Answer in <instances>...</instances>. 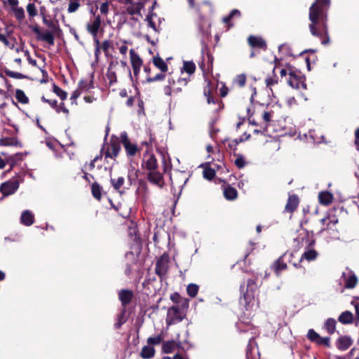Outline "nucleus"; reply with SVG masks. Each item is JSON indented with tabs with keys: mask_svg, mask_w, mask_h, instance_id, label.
Listing matches in <instances>:
<instances>
[{
	"mask_svg": "<svg viewBox=\"0 0 359 359\" xmlns=\"http://www.w3.org/2000/svg\"><path fill=\"white\" fill-rule=\"evenodd\" d=\"M287 104L289 107H292V105L296 104V100L294 97H290L286 100Z\"/></svg>",
	"mask_w": 359,
	"mask_h": 359,
	"instance_id": "obj_64",
	"label": "nucleus"
},
{
	"mask_svg": "<svg viewBox=\"0 0 359 359\" xmlns=\"http://www.w3.org/2000/svg\"><path fill=\"white\" fill-rule=\"evenodd\" d=\"M121 140L123 145L126 144L127 142H130L128 138V135L126 132H123L121 134Z\"/></svg>",
	"mask_w": 359,
	"mask_h": 359,
	"instance_id": "obj_60",
	"label": "nucleus"
},
{
	"mask_svg": "<svg viewBox=\"0 0 359 359\" xmlns=\"http://www.w3.org/2000/svg\"><path fill=\"white\" fill-rule=\"evenodd\" d=\"M110 46H111V44H110V42L109 41H104L101 44V48L105 53H107L108 51V50L109 49Z\"/></svg>",
	"mask_w": 359,
	"mask_h": 359,
	"instance_id": "obj_58",
	"label": "nucleus"
},
{
	"mask_svg": "<svg viewBox=\"0 0 359 359\" xmlns=\"http://www.w3.org/2000/svg\"><path fill=\"white\" fill-rule=\"evenodd\" d=\"M330 0H315L309 8V25L311 34L322 38L327 36V11Z\"/></svg>",
	"mask_w": 359,
	"mask_h": 359,
	"instance_id": "obj_1",
	"label": "nucleus"
},
{
	"mask_svg": "<svg viewBox=\"0 0 359 359\" xmlns=\"http://www.w3.org/2000/svg\"><path fill=\"white\" fill-rule=\"evenodd\" d=\"M341 280L345 284L346 288H353L358 282L356 276L351 271L347 273H343Z\"/></svg>",
	"mask_w": 359,
	"mask_h": 359,
	"instance_id": "obj_13",
	"label": "nucleus"
},
{
	"mask_svg": "<svg viewBox=\"0 0 359 359\" xmlns=\"http://www.w3.org/2000/svg\"><path fill=\"white\" fill-rule=\"evenodd\" d=\"M19 142L15 137H2L0 139V145L4 147L18 146Z\"/></svg>",
	"mask_w": 359,
	"mask_h": 359,
	"instance_id": "obj_27",
	"label": "nucleus"
},
{
	"mask_svg": "<svg viewBox=\"0 0 359 359\" xmlns=\"http://www.w3.org/2000/svg\"><path fill=\"white\" fill-rule=\"evenodd\" d=\"M81 93H82V92L80 90V89H79L77 88V89H76L72 93V94L71 95V100H76V99H77L81 95Z\"/></svg>",
	"mask_w": 359,
	"mask_h": 359,
	"instance_id": "obj_61",
	"label": "nucleus"
},
{
	"mask_svg": "<svg viewBox=\"0 0 359 359\" xmlns=\"http://www.w3.org/2000/svg\"><path fill=\"white\" fill-rule=\"evenodd\" d=\"M13 10L15 17L18 19L22 20L25 18V12H24V9L22 8L17 7V8H14Z\"/></svg>",
	"mask_w": 359,
	"mask_h": 359,
	"instance_id": "obj_49",
	"label": "nucleus"
},
{
	"mask_svg": "<svg viewBox=\"0 0 359 359\" xmlns=\"http://www.w3.org/2000/svg\"><path fill=\"white\" fill-rule=\"evenodd\" d=\"M142 166L149 172L156 170L158 165L155 156L151 154H146L144 156Z\"/></svg>",
	"mask_w": 359,
	"mask_h": 359,
	"instance_id": "obj_11",
	"label": "nucleus"
},
{
	"mask_svg": "<svg viewBox=\"0 0 359 359\" xmlns=\"http://www.w3.org/2000/svg\"><path fill=\"white\" fill-rule=\"evenodd\" d=\"M20 219L23 224L30 226L34 223V215L29 210H25L22 213Z\"/></svg>",
	"mask_w": 359,
	"mask_h": 359,
	"instance_id": "obj_21",
	"label": "nucleus"
},
{
	"mask_svg": "<svg viewBox=\"0 0 359 359\" xmlns=\"http://www.w3.org/2000/svg\"><path fill=\"white\" fill-rule=\"evenodd\" d=\"M116 46L118 47V50L121 54L126 55L128 52V46L126 41H120L116 42Z\"/></svg>",
	"mask_w": 359,
	"mask_h": 359,
	"instance_id": "obj_40",
	"label": "nucleus"
},
{
	"mask_svg": "<svg viewBox=\"0 0 359 359\" xmlns=\"http://www.w3.org/2000/svg\"><path fill=\"white\" fill-rule=\"evenodd\" d=\"M130 56L132 67H142V60L139 55L133 49L130 50Z\"/></svg>",
	"mask_w": 359,
	"mask_h": 359,
	"instance_id": "obj_24",
	"label": "nucleus"
},
{
	"mask_svg": "<svg viewBox=\"0 0 359 359\" xmlns=\"http://www.w3.org/2000/svg\"><path fill=\"white\" fill-rule=\"evenodd\" d=\"M184 315L177 306L170 307L167 313L166 323L168 325L179 323L183 320Z\"/></svg>",
	"mask_w": 359,
	"mask_h": 359,
	"instance_id": "obj_7",
	"label": "nucleus"
},
{
	"mask_svg": "<svg viewBox=\"0 0 359 359\" xmlns=\"http://www.w3.org/2000/svg\"><path fill=\"white\" fill-rule=\"evenodd\" d=\"M278 83L277 78H268L266 79V84L267 87H271L272 86Z\"/></svg>",
	"mask_w": 359,
	"mask_h": 359,
	"instance_id": "obj_56",
	"label": "nucleus"
},
{
	"mask_svg": "<svg viewBox=\"0 0 359 359\" xmlns=\"http://www.w3.org/2000/svg\"><path fill=\"white\" fill-rule=\"evenodd\" d=\"M133 296V292L128 290H122L119 292L118 297L123 308L131 302Z\"/></svg>",
	"mask_w": 359,
	"mask_h": 359,
	"instance_id": "obj_16",
	"label": "nucleus"
},
{
	"mask_svg": "<svg viewBox=\"0 0 359 359\" xmlns=\"http://www.w3.org/2000/svg\"><path fill=\"white\" fill-rule=\"evenodd\" d=\"M319 337H320V335L316 331H314L313 329H310L308 331L307 337L311 341H313L316 343L317 341V340L318 339Z\"/></svg>",
	"mask_w": 359,
	"mask_h": 359,
	"instance_id": "obj_45",
	"label": "nucleus"
},
{
	"mask_svg": "<svg viewBox=\"0 0 359 359\" xmlns=\"http://www.w3.org/2000/svg\"><path fill=\"white\" fill-rule=\"evenodd\" d=\"M319 201L323 205H329L332 203L333 196L332 194L328 191H323L319 194Z\"/></svg>",
	"mask_w": 359,
	"mask_h": 359,
	"instance_id": "obj_25",
	"label": "nucleus"
},
{
	"mask_svg": "<svg viewBox=\"0 0 359 359\" xmlns=\"http://www.w3.org/2000/svg\"><path fill=\"white\" fill-rule=\"evenodd\" d=\"M27 11L30 17H34L37 15V11L34 4H29L27 6Z\"/></svg>",
	"mask_w": 359,
	"mask_h": 359,
	"instance_id": "obj_50",
	"label": "nucleus"
},
{
	"mask_svg": "<svg viewBox=\"0 0 359 359\" xmlns=\"http://www.w3.org/2000/svg\"><path fill=\"white\" fill-rule=\"evenodd\" d=\"M22 158V154L20 153H18L14 156H11L7 158L8 163H10L11 168H12L15 164L17 161L21 160Z\"/></svg>",
	"mask_w": 359,
	"mask_h": 359,
	"instance_id": "obj_39",
	"label": "nucleus"
},
{
	"mask_svg": "<svg viewBox=\"0 0 359 359\" xmlns=\"http://www.w3.org/2000/svg\"><path fill=\"white\" fill-rule=\"evenodd\" d=\"M55 110L57 113H60L61 111L67 114L69 113V110L65 107L63 103H62L60 106H57Z\"/></svg>",
	"mask_w": 359,
	"mask_h": 359,
	"instance_id": "obj_57",
	"label": "nucleus"
},
{
	"mask_svg": "<svg viewBox=\"0 0 359 359\" xmlns=\"http://www.w3.org/2000/svg\"><path fill=\"white\" fill-rule=\"evenodd\" d=\"M147 20L148 22V25L151 27L155 32H158L159 30L156 27V24L151 20V17L148 16L147 18Z\"/></svg>",
	"mask_w": 359,
	"mask_h": 359,
	"instance_id": "obj_55",
	"label": "nucleus"
},
{
	"mask_svg": "<svg viewBox=\"0 0 359 359\" xmlns=\"http://www.w3.org/2000/svg\"><path fill=\"white\" fill-rule=\"evenodd\" d=\"M100 24V18L97 16L93 21L88 22L87 25L88 31L93 36L94 38H95L97 34Z\"/></svg>",
	"mask_w": 359,
	"mask_h": 359,
	"instance_id": "obj_14",
	"label": "nucleus"
},
{
	"mask_svg": "<svg viewBox=\"0 0 359 359\" xmlns=\"http://www.w3.org/2000/svg\"><path fill=\"white\" fill-rule=\"evenodd\" d=\"M128 4L127 12L130 15L140 14L141 10L144 6L145 0H118Z\"/></svg>",
	"mask_w": 359,
	"mask_h": 359,
	"instance_id": "obj_5",
	"label": "nucleus"
},
{
	"mask_svg": "<svg viewBox=\"0 0 359 359\" xmlns=\"http://www.w3.org/2000/svg\"><path fill=\"white\" fill-rule=\"evenodd\" d=\"M123 147L128 156H135L137 151V147L135 144L127 142L126 144L123 145Z\"/></svg>",
	"mask_w": 359,
	"mask_h": 359,
	"instance_id": "obj_33",
	"label": "nucleus"
},
{
	"mask_svg": "<svg viewBox=\"0 0 359 359\" xmlns=\"http://www.w3.org/2000/svg\"><path fill=\"white\" fill-rule=\"evenodd\" d=\"M79 7V4L77 1H72L69 5L68 11L69 13L75 12Z\"/></svg>",
	"mask_w": 359,
	"mask_h": 359,
	"instance_id": "obj_54",
	"label": "nucleus"
},
{
	"mask_svg": "<svg viewBox=\"0 0 359 359\" xmlns=\"http://www.w3.org/2000/svg\"><path fill=\"white\" fill-rule=\"evenodd\" d=\"M108 8H109V4H108V3L105 2V3L102 4V5L100 6V10L102 13L105 14L107 13Z\"/></svg>",
	"mask_w": 359,
	"mask_h": 359,
	"instance_id": "obj_62",
	"label": "nucleus"
},
{
	"mask_svg": "<svg viewBox=\"0 0 359 359\" xmlns=\"http://www.w3.org/2000/svg\"><path fill=\"white\" fill-rule=\"evenodd\" d=\"M110 182L112 186V187L119 192L120 194H122L123 192V187L125 182V179L122 176H118L117 177H112L111 176Z\"/></svg>",
	"mask_w": 359,
	"mask_h": 359,
	"instance_id": "obj_17",
	"label": "nucleus"
},
{
	"mask_svg": "<svg viewBox=\"0 0 359 359\" xmlns=\"http://www.w3.org/2000/svg\"><path fill=\"white\" fill-rule=\"evenodd\" d=\"M163 339L161 335L156 337H150L147 339V343L150 345H157L162 341Z\"/></svg>",
	"mask_w": 359,
	"mask_h": 359,
	"instance_id": "obj_46",
	"label": "nucleus"
},
{
	"mask_svg": "<svg viewBox=\"0 0 359 359\" xmlns=\"http://www.w3.org/2000/svg\"><path fill=\"white\" fill-rule=\"evenodd\" d=\"M126 308H123L121 313L117 316V322L115 323V327L118 329L126 321L125 318Z\"/></svg>",
	"mask_w": 359,
	"mask_h": 359,
	"instance_id": "obj_37",
	"label": "nucleus"
},
{
	"mask_svg": "<svg viewBox=\"0 0 359 359\" xmlns=\"http://www.w3.org/2000/svg\"><path fill=\"white\" fill-rule=\"evenodd\" d=\"M288 76L287 83L290 86L295 89L306 88L305 78L302 75L301 72L290 68Z\"/></svg>",
	"mask_w": 359,
	"mask_h": 359,
	"instance_id": "obj_4",
	"label": "nucleus"
},
{
	"mask_svg": "<svg viewBox=\"0 0 359 359\" xmlns=\"http://www.w3.org/2000/svg\"><path fill=\"white\" fill-rule=\"evenodd\" d=\"M338 320L342 324L352 323L353 320V313L348 311H344L340 314Z\"/></svg>",
	"mask_w": 359,
	"mask_h": 359,
	"instance_id": "obj_22",
	"label": "nucleus"
},
{
	"mask_svg": "<svg viewBox=\"0 0 359 359\" xmlns=\"http://www.w3.org/2000/svg\"><path fill=\"white\" fill-rule=\"evenodd\" d=\"M330 337H321L320 336L316 342V344H318V345H323V346H325L326 347H330Z\"/></svg>",
	"mask_w": 359,
	"mask_h": 359,
	"instance_id": "obj_47",
	"label": "nucleus"
},
{
	"mask_svg": "<svg viewBox=\"0 0 359 359\" xmlns=\"http://www.w3.org/2000/svg\"><path fill=\"white\" fill-rule=\"evenodd\" d=\"M120 151V146L117 143L110 144L105 151L106 157L113 158L117 156Z\"/></svg>",
	"mask_w": 359,
	"mask_h": 359,
	"instance_id": "obj_19",
	"label": "nucleus"
},
{
	"mask_svg": "<svg viewBox=\"0 0 359 359\" xmlns=\"http://www.w3.org/2000/svg\"><path fill=\"white\" fill-rule=\"evenodd\" d=\"M235 164L239 168H243L245 165V161L243 156L241 155L237 156V158L235 160Z\"/></svg>",
	"mask_w": 359,
	"mask_h": 359,
	"instance_id": "obj_52",
	"label": "nucleus"
},
{
	"mask_svg": "<svg viewBox=\"0 0 359 359\" xmlns=\"http://www.w3.org/2000/svg\"><path fill=\"white\" fill-rule=\"evenodd\" d=\"M93 196L97 200L102 197V187L96 182L91 186Z\"/></svg>",
	"mask_w": 359,
	"mask_h": 359,
	"instance_id": "obj_31",
	"label": "nucleus"
},
{
	"mask_svg": "<svg viewBox=\"0 0 359 359\" xmlns=\"http://www.w3.org/2000/svg\"><path fill=\"white\" fill-rule=\"evenodd\" d=\"M292 257L293 253L285 252L272 264L271 268L277 276H279L283 271L287 269V264L284 261V259L287 258L288 261L290 262V259Z\"/></svg>",
	"mask_w": 359,
	"mask_h": 359,
	"instance_id": "obj_6",
	"label": "nucleus"
},
{
	"mask_svg": "<svg viewBox=\"0 0 359 359\" xmlns=\"http://www.w3.org/2000/svg\"><path fill=\"white\" fill-rule=\"evenodd\" d=\"M13 41H9L6 39V36L0 34V41L4 43L5 46L8 47L10 49H14L15 48V39L13 40Z\"/></svg>",
	"mask_w": 359,
	"mask_h": 359,
	"instance_id": "obj_42",
	"label": "nucleus"
},
{
	"mask_svg": "<svg viewBox=\"0 0 359 359\" xmlns=\"http://www.w3.org/2000/svg\"><path fill=\"white\" fill-rule=\"evenodd\" d=\"M246 82V76L244 74L237 75L233 81V84L237 85L239 87L245 86Z\"/></svg>",
	"mask_w": 359,
	"mask_h": 359,
	"instance_id": "obj_35",
	"label": "nucleus"
},
{
	"mask_svg": "<svg viewBox=\"0 0 359 359\" xmlns=\"http://www.w3.org/2000/svg\"><path fill=\"white\" fill-rule=\"evenodd\" d=\"M24 52H25V54L28 56L27 60H28L29 63L33 66H36V64H37L36 60L30 57L29 52L27 50H25Z\"/></svg>",
	"mask_w": 359,
	"mask_h": 359,
	"instance_id": "obj_63",
	"label": "nucleus"
},
{
	"mask_svg": "<svg viewBox=\"0 0 359 359\" xmlns=\"http://www.w3.org/2000/svg\"><path fill=\"white\" fill-rule=\"evenodd\" d=\"M91 88H92V85H91L90 82H89L87 80H81L79 82V86H78V88L80 89V90L81 92L87 91L89 89H90Z\"/></svg>",
	"mask_w": 359,
	"mask_h": 359,
	"instance_id": "obj_41",
	"label": "nucleus"
},
{
	"mask_svg": "<svg viewBox=\"0 0 359 359\" xmlns=\"http://www.w3.org/2000/svg\"><path fill=\"white\" fill-rule=\"evenodd\" d=\"M337 322L334 318H328L324 323V329L326 330L327 333L332 334L336 330Z\"/></svg>",
	"mask_w": 359,
	"mask_h": 359,
	"instance_id": "obj_26",
	"label": "nucleus"
},
{
	"mask_svg": "<svg viewBox=\"0 0 359 359\" xmlns=\"http://www.w3.org/2000/svg\"><path fill=\"white\" fill-rule=\"evenodd\" d=\"M248 40L249 44L253 48H266V42L261 37L250 36Z\"/></svg>",
	"mask_w": 359,
	"mask_h": 359,
	"instance_id": "obj_18",
	"label": "nucleus"
},
{
	"mask_svg": "<svg viewBox=\"0 0 359 359\" xmlns=\"http://www.w3.org/2000/svg\"><path fill=\"white\" fill-rule=\"evenodd\" d=\"M175 348V343L174 341H168L163 343L162 350L165 353H172Z\"/></svg>",
	"mask_w": 359,
	"mask_h": 359,
	"instance_id": "obj_34",
	"label": "nucleus"
},
{
	"mask_svg": "<svg viewBox=\"0 0 359 359\" xmlns=\"http://www.w3.org/2000/svg\"><path fill=\"white\" fill-rule=\"evenodd\" d=\"M33 32L36 34L37 39L47 42L50 46L55 43V38L53 34L50 31L41 32L38 27L33 28Z\"/></svg>",
	"mask_w": 359,
	"mask_h": 359,
	"instance_id": "obj_9",
	"label": "nucleus"
},
{
	"mask_svg": "<svg viewBox=\"0 0 359 359\" xmlns=\"http://www.w3.org/2000/svg\"><path fill=\"white\" fill-rule=\"evenodd\" d=\"M19 187V182L16 180L4 182L0 187V191L4 196H9L14 194Z\"/></svg>",
	"mask_w": 359,
	"mask_h": 359,
	"instance_id": "obj_8",
	"label": "nucleus"
},
{
	"mask_svg": "<svg viewBox=\"0 0 359 359\" xmlns=\"http://www.w3.org/2000/svg\"><path fill=\"white\" fill-rule=\"evenodd\" d=\"M15 97L17 100L22 104H27L29 102V99L24 93V91L20 89L16 90Z\"/></svg>",
	"mask_w": 359,
	"mask_h": 359,
	"instance_id": "obj_32",
	"label": "nucleus"
},
{
	"mask_svg": "<svg viewBox=\"0 0 359 359\" xmlns=\"http://www.w3.org/2000/svg\"><path fill=\"white\" fill-rule=\"evenodd\" d=\"M240 15H241L240 11L237 9H234L231 12V13L228 16L224 18L223 21H224V22L227 23L230 21V20L233 16H235V15L239 16Z\"/></svg>",
	"mask_w": 359,
	"mask_h": 359,
	"instance_id": "obj_53",
	"label": "nucleus"
},
{
	"mask_svg": "<svg viewBox=\"0 0 359 359\" xmlns=\"http://www.w3.org/2000/svg\"><path fill=\"white\" fill-rule=\"evenodd\" d=\"M203 175L204 178L210 180L215 177V172L213 169L209 168H205L203 172Z\"/></svg>",
	"mask_w": 359,
	"mask_h": 359,
	"instance_id": "obj_44",
	"label": "nucleus"
},
{
	"mask_svg": "<svg viewBox=\"0 0 359 359\" xmlns=\"http://www.w3.org/2000/svg\"><path fill=\"white\" fill-rule=\"evenodd\" d=\"M353 340L348 336L340 337L337 341V346L339 350L345 351L352 344Z\"/></svg>",
	"mask_w": 359,
	"mask_h": 359,
	"instance_id": "obj_15",
	"label": "nucleus"
},
{
	"mask_svg": "<svg viewBox=\"0 0 359 359\" xmlns=\"http://www.w3.org/2000/svg\"><path fill=\"white\" fill-rule=\"evenodd\" d=\"M224 196L227 200H234L237 197V191L228 186L224 189Z\"/></svg>",
	"mask_w": 359,
	"mask_h": 359,
	"instance_id": "obj_28",
	"label": "nucleus"
},
{
	"mask_svg": "<svg viewBox=\"0 0 359 359\" xmlns=\"http://www.w3.org/2000/svg\"><path fill=\"white\" fill-rule=\"evenodd\" d=\"M155 349L150 346H144L142 348L140 355L144 359H149L154 356Z\"/></svg>",
	"mask_w": 359,
	"mask_h": 359,
	"instance_id": "obj_23",
	"label": "nucleus"
},
{
	"mask_svg": "<svg viewBox=\"0 0 359 359\" xmlns=\"http://www.w3.org/2000/svg\"><path fill=\"white\" fill-rule=\"evenodd\" d=\"M165 77V75L163 74H158L154 77L150 78L148 79L149 82H153L156 81L163 80Z\"/></svg>",
	"mask_w": 359,
	"mask_h": 359,
	"instance_id": "obj_59",
	"label": "nucleus"
},
{
	"mask_svg": "<svg viewBox=\"0 0 359 359\" xmlns=\"http://www.w3.org/2000/svg\"><path fill=\"white\" fill-rule=\"evenodd\" d=\"M299 198L297 196L293 195L289 197L287 203L285 205V210L287 212H293L297 207Z\"/></svg>",
	"mask_w": 359,
	"mask_h": 359,
	"instance_id": "obj_20",
	"label": "nucleus"
},
{
	"mask_svg": "<svg viewBox=\"0 0 359 359\" xmlns=\"http://www.w3.org/2000/svg\"><path fill=\"white\" fill-rule=\"evenodd\" d=\"M182 69L187 74H192L196 70V65L191 61H186L184 62Z\"/></svg>",
	"mask_w": 359,
	"mask_h": 359,
	"instance_id": "obj_30",
	"label": "nucleus"
},
{
	"mask_svg": "<svg viewBox=\"0 0 359 359\" xmlns=\"http://www.w3.org/2000/svg\"><path fill=\"white\" fill-rule=\"evenodd\" d=\"M5 73L8 76L13 78V79H22L27 78V76L25 75H24L21 73L13 72L9 69H6Z\"/></svg>",
	"mask_w": 359,
	"mask_h": 359,
	"instance_id": "obj_38",
	"label": "nucleus"
},
{
	"mask_svg": "<svg viewBox=\"0 0 359 359\" xmlns=\"http://www.w3.org/2000/svg\"><path fill=\"white\" fill-rule=\"evenodd\" d=\"M154 65L161 71L165 72L168 70V65L163 59L159 57H155L153 60Z\"/></svg>",
	"mask_w": 359,
	"mask_h": 359,
	"instance_id": "obj_29",
	"label": "nucleus"
},
{
	"mask_svg": "<svg viewBox=\"0 0 359 359\" xmlns=\"http://www.w3.org/2000/svg\"><path fill=\"white\" fill-rule=\"evenodd\" d=\"M257 290V286L255 280L249 279L246 291L240 299V304L244 307L246 312L249 313L248 315H250L252 311H255L259 308V302L255 297Z\"/></svg>",
	"mask_w": 359,
	"mask_h": 359,
	"instance_id": "obj_2",
	"label": "nucleus"
},
{
	"mask_svg": "<svg viewBox=\"0 0 359 359\" xmlns=\"http://www.w3.org/2000/svg\"><path fill=\"white\" fill-rule=\"evenodd\" d=\"M169 256L164 253L157 261L156 264V272L160 276H163L168 268Z\"/></svg>",
	"mask_w": 359,
	"mask_h": 359,
	"instance_id": "obj_10",
	"label": "nucleus"
},
{
	"mask_svg": "<svg viewBox=\"0 0 359 359\" xmlns=\"http://www.w3.org/2000/svg\"><path fill=\"white\" fill-rule=\"evenodd\" d=\"M187 292L190 297H194L198 294V286L196 284L190 283L187 285Z\"/></svg>",
	"mask_w": 359,
	"mask_h": 359,
	"instance_id": "obj_36",
	"label": "nucleus"
},
{
	"mask_svg": "<svg viewBox=\"0 0 359 359\" xmlns=\"http://www.w3.org/2000/svg\"><path fill=\"white\" fill-rule=\"evenodd\" d=\"M107 76L110 83H113L116 81V73L111 70V64L109 65Z\"/></svg>",
	"mask_w": 359,
	"mask_h": 359,
	"instance_id": "obj_48",
	"label": "nucleus"
},
{
	"mask_svg": "<svg viewBox=\"0 0 359 359\" xmlns=\"http://www.w3.org/2000/svg\"><path fill=\"white\" fill-rule=\"evenodd\" d=\"M54 92L59 96L62 100L67 98V93L62 90L60 88L55 86Z\"/></svg>",
	"mask_w": 359,
	"mask_h": 359,
	"instance_id": "obj_51",
	"label": "nucleus"
},
{
	"mask_svg": "<svg viewBox=\"0 0 359 359\" xmlns=\"http://www.w3.org/2000/svg\"><path fill=\"white\" fill-rule=\"evenodd\" d=\"M301 241L302 247H304V252L302 255L299 262L292 264L295 268L300 267V263L304 260L309 262L316 259L318 252L313 248L315 240L312 235H309L308 232H306L304 236L300 235L297 239H294V241Z\"/></svg>",
	"mask_w": 359,
	"mask_h": 359,
	"instance_id": "obj_3",
	"label": "nucleus"
},
{
	"mask_svg": "<svg viewBox=\"0 0 359 359\" xmlns=\"http://www.w3.org/2000/svg\"><path fill=\"white\" fill-rule=\"evenodd\" d=\"M148 180L158 186V187H162L163 186V175L157 171L156 170L149 171L147 174Z\"/></svg>",
	"mask_w": 359,
	"mask_h": 359,
	"instance_id": "obj_12",
	"label": "nucleus"
},
{
	"mask_svg": "<svg viewBox=\"0 0 359 359\" xmlns=\"http://www.w3.org/2000/svg\"><path fill=\"white\" fill-rule=\"evenodd\" d=\"M321 222L323 224L329 226L330 224L334 226L338 222V220L334 217L329 216L327 217L322 219Z\"/></svg>",
	"mask_w": 359,
	"mask_h": 359,
	"instance_id": "obj_43",
	"label": "nucleus"
}]
</instances>
